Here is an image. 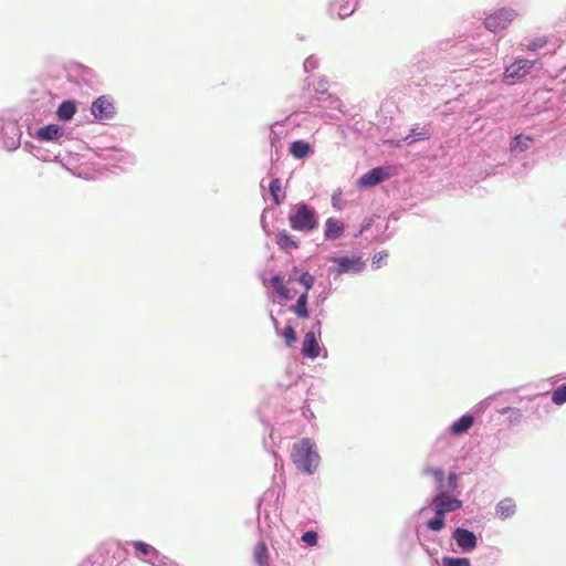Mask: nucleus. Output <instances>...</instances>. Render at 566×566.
I'll list each match as a JSON object with an SVG mask.
<instances>
[{"label": "nucleus", "instance_id": "nucleus-1", "mask_svg": "<svg viewBox=\"0 0 566 566\" xmlns=\"http://www.w3.org/2000/svg\"><path fill=\"white\" fill-rule=\"evenodd\" d=\"M291 457L294 464L308 474H312L319 463V455L315 444L308 438L302 439L293 446Z\"/></svg>", "mask_w": 566, "mask_h": 566}, {"label": "nucleus", "instance_id": "nucleus-2", "mask_svg": "<svg viewBox=\"0 0 566 566\" xmlns=\"http://www.w3.org/2000/svg\"><path fill=\"white\" fill-rule=\"evenodd\" d=\"M289 223L295 231L310 232L317 228L316 211L306 203H297L289 216Z\"/></svg>", "mask_w": 566, "mask_h": 566}, {"label": "nucleus", "instance_id": "nucleus-3", "mask_svg": "<svg viewBox=\"0 0 566 566\" xmlns=\"http://www.w3.org/2000/svg\"><path fill=\"white\" fill-rule=\"evenodd\" d=\"M396 175L397 168L394 166L377 167L364 174L358 179L357 185L361 188L374 187Z\"/></svg>", "mask_w": 566, "mask_h": 566}, {"label": "nucleus", "instance_id": "nucleus-4", "mask_svg": "<svg viewBox=\"0 0 566 566\" xmlns=\"http://www.w3.org/2000/svg\"><path fill=\"white\" fill-rule=\"evenodd\" d=\"M534 66V62L525 59H518L509 65L503 74V82L506 84H515L525 77Z\"/></svg>", "mask_w": 566, "mask_h": 566}, {"label": "nucleus", "instance_id": "nucleus-5", "mask_svg": "<svg viewBox=\"0 0 566 566\" xmlns=\"http://www.w3.org/2000/svg\"><path fill=\"white\" fill-rule=\"evenodd\" d=\"M516 13L512 9H500L485 19V27L490 32L497 33L507 28Z\"/></svg>", "mask_w": 566, "mask_h": 566}, {"label": "nucleus", "instance_id": "nucleus-6", "mask_svg": "<svg viewBox=\"0 0 566 566\" xmlns=\"http://www.w3.org/2000/svg\"><path fill=\"white\" fill-rule=\"evenodd\" d=\"M431 505L437 515H444L446 513L460 510L462 507V502L449 495L443 490H440L432 499Z\"/></svg>", "mask_w": 566, "mask_h": 566}, {"label": "nucleus", "instance_id": "nucleus-7", "mask_svg": "<svg viewBox=\"0 0 566 566\" xmlns=\"http://www.w3.org/2000/svg\"><path fill=\"white\" fill-rule=\"evenodd\" d=\"M452 537L462 552H472L478 546L476 536L474 535L473 532L467 528H454Z\"/></svg>", "mask_w": 566, "mask_h": 566}, {"label": "nucleus", "instance_id": "nucleus-8", "mask_svg": "<svg viewBox=\"0 0 566 566\" xmlns=\"http://www.w3.org/2000/svg\"><path fill=\"white\" fill-rule=\"evenodd\" d=\"M92 114L97 119H109L114 115V105L105 96H101L92 104Z\"/></svg>", "mask_w": 566, "mask_h": 566}, {"label": "nucleus", "instance_id": "nucleus-9", "mask_svg": "<svg viewBox=\"0 0 566 566\" xmlns=\"http://www.w3.org/2000/svg\"><path fill=\"white\" fill-rule=\"evenodd\" d=\"M358 0H331L329 11L340 19L349 17L357 8Z\"/></svg>", "mask_w": 566, "mask_h": 566}, {"label": "nucleus", "instance_id": "nucleus-10", "mask_svg": "<svg viewBox=\"0 0 566 566\" xmlns=\"http://www.w3.org/2000/svg\"><path fill=\"white\" fill-rule=\"evenodd\" d=\"M319 350L315 334L313 332L306 333L302 342V354L305 357L316 358L319 356Z\"/></svg>", "mask_w": 566, "mask_h": 566}, {"label": "nucleus", "instance_id": "nucleus-11", "mask_svg": "<svg viewBox=\"0 0 566 566\" xmlns=\"http://www.w3.org/2000/svg\"><path fill=\"white\" fill-rule=\"evenodd\" d=\"M365 263L360 258H340L337 260V273H346L349 271L359 272Z\"/></svg>", "mask_w": 566, "mask_h": 566}, {"label": "nucleus", "instance_id": "nucleus-12", "mask_svg": "<svg viewBox=\"0 0 566 566\" xmlns=\"http://www.w3.org/2000/svg\"><path fill=\"white\" fill-rule=\"evenodd\" d=\"M345 231L344 223L335 218H328L325 222L324 235L326 239L335 240L338 239Z\"/></svg>", "mask_w": 566, "mask_h": 566}, {"label": "nucleus", "instance_id": "nucleus-13", "mask_svg": "<svg viewBox=\"0 0 566 566\" xmlns=\"http://www.w3.org/2000/svg\"><path fill=\"white\" fill-rule=\"evenodd\" d=\"M496 515L506 520L512 517L516 512V504L513 499L506 497L499 502L496 505Z\"/></svg>", "mask_w": 566, "mask_h": 566}, {"label": "nucleus", "instance_id": "nucleus-14", "mask_svg": "<svg viewBox=\"0 0 566 566\" xmlns=\"http://www.w3.org/2000/svg\"><path fill=\"white\" fill-rule=\"evenodd\" d=\"M276 244L282 250H286V251L294 250V249L298 248L297 239L294 235L287 233L285 230L280 231L276 234Z\"/></svg>", "mask_w": 566, "mask_h": 566}, {"label": "nucleus", "instance_id": "nucleus-15", "mask_svg": "<svg viewBox=\"0 0 566 566\" xmlns=\"http://www.w3.org/2000/svg\"><path fill=\"white\" fill-rule=\"evenodd\" d=\"M474 423V418L471 415H464L451 426V432L460 436L465 433Z\"/></svg>", "mask_w": 566, "mask_h": 566}, {"label": "nucleus", "instance_id": "nucleus-16", "mask_svg": "<svg viewBox=\"0 0 566 566\" xmlns=\"http://www.w3.org/2000/svg\"><path fill=\"white\" fill-rule=\"evenodd\" d=\"M311 153V146L303 140H295L290 146V154L297 159L305 158Z\"/></svg>", "mask_w": 566, "mask_h": 566}, {"label": "nucleus", "instance_id": "nucleus-17", "mask_svg": "<svg viewBox=\"0 0 566 566\" xmlns=\"http://www.w3.org/2000/svg\"><path fill=\"white\" fill-rule=\"evenodd\" d=\"M307 298H308V294L306 292H304L297 298L296 304H294L291 307V311L300 318H307L310 316V313L307 310Z\"/></svg>", "mask_w": 566, "mask_h": 566}, {"label": "nucleus", "instance_id": "nucleus-18", "mask_svg": "<svg viewBox=\"0 0 566 566\" xmlns=\"http://www.w3.org/2000/svg\"><path fill=\"white\" fill-rule=\"evenodd\" d=\"M254 562L259 566L269 565V551L264 542H259L253 549Z\"/></svg>", "mask_w": 566, "mask_h": 566}, {"label": "nucleus", "instance_id": "nucleus-19", "mask_svg": "<svg viewBox=\"0 0 566 566\" xmlns=\"http://www.w3.org/2000/svg\"><path fill=\"white\" fill-rule=\"evenodd\" d=\"M61 136V129L57 125L51 124L41 127L38 130V137L43 140H55Z\"/></svg>", "mask_w": 566, "mask_h": 566}, {"label": "nucleus", "instance_id": "nucleus-20", "mask_svg": "<svg viewBox=\"0 0 566 566\" xmlns=\"http://www.w3.org/2000/svg\"><path fill=\"white\" fill-rule=\"evenodd\" d=\"M76 112V105L72 101H64L57 108V117L62 120H70Z\"/></svg>", "mask_w": 566, "mask_h": 566}, {"label": "nucleus", "instance_id": "nucleus-21", "mask_svg": "<svg viewBox=\"0 0 566 566\" xmlns=\"http://www.w3.org/2000/svg\"><path fill=\"white\" fill-rule=\"evenodd\" d=\"M270 192L271 196L275 202V205H280L283 199L285 198V193L282 188L281 180L279 178H275L270 184Z\"/></svg>", "mask_w": 566, "mask_h": 566}, {"label": "nucleus", "instance_id": "nucleus-22", "mask_svg": "<svg viewBox=\"0 0 566 566\" xmlns=\"http://www.w3.org/2000/svg\"><path fill=\"white\" fill-rule=\"evenodd\" d=\"M273 287L280 297L284 300H292L289 289L284 285L283 279L280 275H274L271 280Z\"/></svg>", "mask_w": 566, "mask_h": 566}, {"label": "nucleus", "instance_id": "nucleus-23", "mask_svg": "<svg viewBox=\"0 0 566 566\" xmlns=\"http://www.w3.org/2000/svg\"><path fill=\"white\" fill-rule=\"evenodd\" d=\"M552 401L555 405H563L566 402V385H562L553 391Z\"/></svg>", "mask_w": 566, "mask_h": 566}, {"label": "nucleus", "instance_id": "nucleus-24", "mask_svg": "<svg viewBox=\"0 0 566 566\" xmlns=\"http://www.w3.org/2000/svg\"><path fill=\"white\" fill-rule=\"evenodd\" d=\"M424 473L433 475L436 481H437V483H438V489L439 490H443V488H444V472H443L442 469L428 468V469H426Z\"/></svg>", "mask_w": 566, "mask_h": 566}, {"label": "nucleus", "instance_id": "nucleus-25", "mask_svg": "<svg viewBox=\"0 0 566 566\" xmlns=\"http://www.w3.org/2000/svg\"><path fill=\"white\" fill-rule=\"evenodd\" d=\"M443 566H470V560L464 557H443Z\"/></svg>", "mask_w": 566, "mask_h": 566}, {"label": "nucleus", "instance_id": "nucleus-26", "mask_svg": "<svg viewBox=\"0 0 566 566\" xmlns=\"http://www.w3.org/2000/svg\"><path fill=\"white\" fill-rule=\"evenodd\" d=\"M427 526L429 530L439 532L444 527V515H437L436 517L428 521Z\"/></svg>", "mask_w": 566, "mask_h": 566}, {"label": "nucleus", "instance_id": "nucleus-27", "mask_svg": "<svg viewBox=\"0 0 566 566\" xmlns=\"http://www.w3.org/2000/svg\"><path fill=\"white\" fill-rule=\"evenodd\" d=\"M297 281L305 287L304 292L308 294V291L314 285V276L307 272H304L297 277Z\"/></svg>", "mask_w": 566, "mask_h": 566}, {"label": "nucleus", "instance_id": "nucleus-28", "mask_svg": "<svg viewBox=\"0 0 566 566\" xmlns=\"http://www.w3.org/2000/svg\"><path fill=\"white\" fill-rule=\"evenodd\" d=\"M282 336L286 343L287 346H292L294 342L296 340V334L291 325H286L283 329Z\"/></svg>", "mask_w": 566, "mask_h": 566}, {"label": "nucleus", "instance_id": "nucleus-29", "mask_svg": "<svg viewBox=\"0 0 566 566\" xmlns=\"http://www.w3.org/2000/svg\"><path fill=\"white\" fill-rule=\"evenodd\" d=\"M531 142H532V138L524 137L522 135H517L514 138L513 145H512V149L521 147V150H524V149L528 148Z\"/></svg>", "mask_w": 566, "mask_h": 566}, {"label": "nucleus", "instance_id": "nucleus-30", "mask_svg": "<svg viewBox=\"0 0 566 566\" xmlns=\"http://www.w3.org/2000/svg\"><path fill=\"white\" fill-rule=\"evenodd\" d=\"M301 539L308 546H316L318 542V536L316 532L307 531L302 535Z\"/></svg>", "mask_w": 566, "mask_h": 566}, {"label": "nucleus", "instance_id": "nucleus-31", "mask_svg": "<svg viewBox=\"0 0 566 566\" xmlns=\"http://www.w3.org/2000/svg\"><path fill=\"white\" fill-rule=\"evenodd\" d=\"M134 547L137 552H139L143 555H149L155 551L154 547L144 542H135Z\"/></svg>", "mask_w": 566, "mask_h": 566}, {"label": "nucleus", "instance_id": "nucleus-32", "mask_svg": "<svg viewBox=\"0 0 566 566\" xmlns=\"http://www.w3.org/2000/svg\"><path fill=\"white\" fill-rule=\"evenodd\" d=\"M546 41L544 38L538 39L537 41L532 42L531 44L526 45V49L528 51H536L539 48H543L545 45Z\"/></svg>", "mask_w": 566, "mask_h": 566}, {"label": "nucleus", "instance_id": "nucleus-33", "mask_svg": "<svg viewBox=\"0 0 566 566\" xmlns=\"http://www.w3.org/2000/svg\"><path fill=\"white\" fill-rule=\"evenodd\" d=\"M458 488V475L450 473L448 476V489L454 491Z\"/></svg>", "mask_w": 566, "mask_h": 566}]
</instances>
